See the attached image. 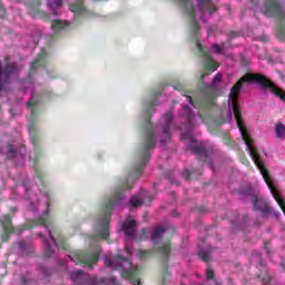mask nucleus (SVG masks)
<instances>
[{"label": "nucleus", "instance_id": "5", "mask_svg": "<svg viewBox=\"0 0 285 285\" xmlns=\"http://www.w3.org/2000/svg\"><path fill=\"white\" fill-rule=\"evenodd\" d=\"M20 88L22 92H30L31 98L27 102V108L29 110L28 116V128H29V137L31 142L37 144V136L35 135V121H37V112L39 108V104H41V92H39V85L35 82V78L32 77V72L29 73L26 80L20 81Z\"/></svg>", "mask_w": 285, "mask_h": 285}, {"label": "nucleus", "instance_id": "34", "mask_svg": "<svg viewBox=\"0 0 285 285\" xmlns=\"http://www.w3.org/2000/svg\"><path fill=\"white\" fill-rule=\"evenodd\" d=\"M0 10L1 12H6V10L3 9V4L0 2Z\"/></svg>", "mask_w": 285, "mask_h": 285}, {"label": "nucleus", "instance_id": "23", "mask_svg": "<svg viewBox=\"0 0 285 285\" xmlns=\"http://www.w3.org/2000/svg\"><path fill=\"white\" fill-rule=\"evenodd\" d=\"M213 52H216V55H224V45L219 46L217 43L213 45L212 47Z\"/></svg>", "mask_w": 285, "mask_h": 285}, {"label": "nucleus", "instance_id": "12", "mask_svg": "<svg viewBox=\"0 0 285 285\" xmlns=\"http://www.w3.org/2000/svg\"><path fill=\"white\" fill-rule=\"evenodd\" d=\"M1 224L4 229V235L2 237L3 242H8V235L10 233H14V227L12 226V218H10L8 215L2 216Z\"/></svg>", "mask_w": 285, "mask_h": 285}, {"label": "nucleus", "instance_id": "14", "mask_svg": "<svg viewBox=\"0 0 285 285\" xmlns=\"http://www.w3.org/2000/svg\"><path fill=\"white\" fill-rule=\"evenodd\" d=\"M49 10L55 14L56 17L61 14V8L63 4V0H47Z\"/></svg>", "mask_w": 285, "mask_h": 285}, {"label": "nucleus", "instance_id": "18", "mask_svg": "<svg viewBox=\"0 0 285 285\" xmlns=\"http://www.w3.org/2000/svg\"><path fill=\"white\" fill-rule=\"evenodd\" d=\"M274 132L276 139H279V141H284L285 139V126L283 122H277L274 127Z\"/></svg>", "mask_w": 285, "mask_h": 285}, {"label": "nucleus", "instance_id": "4", "mask_svg": "<svg viewBox=\"0 0 285 285\" xmlns=\"http://www.w3.org/2000/svg\"><path fill=\"white\" fill-rule=\"evenodd\" d=\"M121 228L127 237L125 243V253L127 256H106L105 265L112 271L125 273L132 285H139L141 284V281L137 277V266H135L130 259V256L132 255V239H135V233H137V220H135L132 216H129L122 223Z\"/></svg>", "mask_w": 285, "mask_h": 285}, {"label": "nucleus", "instance_id": "16", "mask_svg": "<svg viewBox=\"0 0 285 285\" xmlns=\"http://www.w3.org/2000/svg\"><path fill=\"white\" fill-rule=\"evenodd\" d=\"M48 51H46V49H41V52L38 55L37 59L31 63V70H37L39 66H43V59H46Z\"/></svg>", "mask_w": 285, "mask_h": 285}, {"label": "nucleus", "instance_id": "1", "mask_svg": "<svg viewBox=\"0 0 285 285\" xmlns=\"http://www.w3.org/2000/svg\"><path fill=\"white\" fill-rule=\"evenodd\" d=\"M222 92V73L214 77L212 83L205 85L204 89L200 91V96L196 100V105L193 102L190 96H185L188 105H183L181 111L178 114L177 119L173 117V109L167 111L161 120L153 127L150 125V117L155 112V107L159 106L157 98L161 95V89L154 91L150 99L144 104L142 112L144 120L146 124L145 140L138 153V160L129 174L128 179L122 183V185L117 190H130L132 188V181L141 177V170L148 161H150V155L155 150V144L158 141L161 146H166L170 141L173 130H180V139L183 141H188L187 148L194 155H197L199 159L207 164V166L213 167V158L208 155L206 150V145L203 142H197L195 136H193V128L197 124H204V118L197 108H206V106H215V99L217 95ZM193 108L196 109L193 110Z\"/></svg>", "mask_w": 285, "mask_h": 285}, {"label": "nucleus", "instance_id": "30", "mask_svg": "<svg viewBox=\"0 0 285 285\" xmlns=\"http://www.w3.org/2000/svg\"><path fill=\"white\" fill-rule=\"evenodd\" d=\"M242 63L243 66L248 67L250 66V60H248L246 57H242Z\"/></svg>", "mask_w": 285, "mask_h": 285}, {"label": "nucleus", "instance_id": "24", "mask_svg": "<svg viewBox=\"0 0 285 285\" xmlns=\"http://www.w3.org/2000/svg\"><path fill=\"white\" fill-rule=\"evenodd\" d=\"M39 155V151L36 149L33 153L30 154L29 159L35 165L37 161V156Z\"/></svg>", "mask_w": 285, "mask_h": 285}, {"label": "nucleus", "instance_id": "11", "mask_svg": "<svg viewBox=\"0 0 285 285\" xmlns=\"http://www.w3.org/2000/svg\"><path fill=\"white\" fill-rule=\"evenodd\" d=\"M1 153L3 155H7L8 159H14L17 166L23 165V161H26V156H23V153H20L17 150V147L12 145H7L1 149Z\"/></svg>", "mask_w": 285, "mask_h": 285}, {"label": "nucleus", "instance_id": "21", "mask_svg": "<svg viewBox=\"0 0 285 285\" xmlns=\"http://www.w3.org/2000/svg\"><path fill=\"white\" fill-rule=\"evenodd\" d=\"M164 233H166V228L164 226L156 227L151 233V242H154V244L156 242H159V239H161V236L164 235Z\"/></svg>", "mask_w": 285, "mask_h": 285}, {"label": "nucleus", "instance_id": "17", "mask_svg": "<svg viewBox=\"0 0 285 285\" xmlns=\"http://www.w3.org/2000/svg\"><path fill=\"white\" fill-rule=\"evenodd\" d=\"M29 14H31V17H43V12H41V2L35 1L29 7Z\"/></svg>", "mask_w": 285, "mask_h": 285}, {"label": "nucleus", "instance_id": "36", "mask_svg": "<svg viewBox=\"0 0 285 285\" xmlns=\"http://www.w3.org/2000/svg\"><path fill=\"white\" fill-rule=\"evenodd\" d=\"M33 43H39V39H33Z\"/></svg>", "mask_w": 285, "mask_h": 285}, {"label": "nucleus", "instance_id": "37", "mask_svg": "<svg viewBox=\"0 0 285 285\" xmlns=\"http://www.w3.org/2000/svg\"><path fill=\"white\" fill-rule=\"evenodd\" d=\"M282 61V59H276V63H279Z\"/></svg>", "mask_w": 285, "mask_h": 285}, {"label": "nucleus", "instance_id": "7", "mask_svg": "<svg viewBox=\"0 0 285 285\" xmlns=\"http://www.w3.org/2000/svg\"><path fill=\"white\" fill-rule=\"evenodd\" d=\"M255 12H262L265 17H276L278 24L276 27V37L285 41V11L279 0H249Z\"/></svg>", "mask_w": 285, "mask_h": 285}, {"label": "nucleus", "instance_id": "31", "mask_svg": "<svg viewBox=\"0 0 285 285\" xmlns=\"http://www.w3.org/2000/svg\"><path fill=\"white\" fill-rule=\"evenodd\" d=\"M215 30H216L215 27H209L207 30V37H212V35H215Z\"/></svg>", "mask_w": 285, "mask_h": 285}, {"label": "nucleus", "instance_id": "33", "mask_svg": "<svg viewBox=\"0 0 285 285\" xmlns=\"http://www.w3.org/2000/svg\"><path fill=\"white\" fill-rule=\"evenodd\" d=\"M256 39L259 40V41H268V38L266 36H261Z\"/></svg>", "mask_w": 285, "mask_h": 285}, {"label": "nucleus", "instance_id": "22", "mask_svg": "<svg viewBox=\"0 0 285 285\" xmlns=\"http://www.w3.org/2000/svg\"><path fill=\"white\" fill-rule=\"evenodd\" d=\"M198 256L203 262H208V259H210V249H200Z\"/></svg>", "mask_w": 285, "mask_h": 285}, {"label": "nucleus", "instance_id": "2", "mask_svg": "<svg viewBox=\"0 0 285 285\" xmlns=\"http://www.w3.org/2000/svg\"><path fill=\"white\" fill-rule=\"evenodd\" d=\"M36 179H38L42 189L39 186H31L29 179L22 181V188L24 189V199L28 213H33V215L39 210V208H46L42 215L38 216L36 219L29 220L24 229L35 228V226H42L46 230L47 236L43 233H39L40 239H42L45 246V256L55 257L57 250L66 248V237L55 228L52 219L50 218V193L43 187V178L41 177V170L35 168Z\"/></svg>", "mask_w": 285, "mask_h": 285}, {"label": "nucleus", "instance_id": "32", "mask_svg": "<svg viewBox=\"0 0 285 285\" xmlns=\"http://www.w3.org/2000/svg\"><path fill=\"white\" fill-rule=\"evenodd\" d=\"M183 177H185V179H190V170L185 169V170L183 171Z\"/></svg>", "mask_w": 285, "mask_h": 285}, {"label": "nucleus", "instance_id": "9", "mask_svg": "<svg viewBox=\"0 0 285 285\" xmlns=\"http://www.w3.org/2000/svg\"><path fill=\"white\" fill-rule=\"evenodd\" d=\"M240 195H243V197H253L254 209L259 210L262 217H266V215H271V213H273V209L268 206V202L255 196V191L250 185L243 187L240 189Z\"/></svg>", "mask_w": 285, "mask_h": 285}, {"label": "nucleus", "instance_id": "38", "mask_svg": "<svg viewBox=\"0 0 285 285\" xmlns=\"http://www.w3.org/2000/svg\"><path fill=\"white\" fill-rule=\"evenodd\" d=\"M224 122H226V120H222L219 124H224Z\"/></svg>", "mask_w": 285, "mask_h": 285}, {"label": "nucleus", "instance_id": "13", "mask_svg": "<svg viewBox=\"0 0 285 285\" xmlns=\"http://www.w3.org/2000/svg\"><path fill=\"white\" fill-rule=\"evenodd\" d=\"M69 10L73 12V17L77 20V17L86 14V7H83V0H76L70 4Z\"/></svg>", "mask_w": 285, "mask_h": 285}, {"label": "nucleus", "instance_id": "28", "mask_svg": "<svg viewBox=\"0 0 285 285\" xmlns=\"http://www.w3.org/2000/svg\"><path fill=\"white\" fill-rule=\"evenodd\" d=\"M272 282H273V277H271V275H266L263 278V285H271Z\"/></svg>", "mask_w": 285, "mask_h": 285}, {"label": "nucleus", "instance_id": "6", "mask_svg": "<svg viewBox=\"0 0 285 285\" xmlns=\"http://www.w3.org/2000/svg\"><path fill=\"white\" fill-rule=\"evenodd\" d=\"M99 255H101V247L96 244L89 252L77 250L67 255L65 261H58L57 266L61 273H68L72 266H82L90 271L99 262Z\"/></svg>", "mask_w": 285, "mask_h": 285}, {"label": "nucleus", "instance_id": "8", "mask_svg": "<svg viewBox=\"0 0 285 285\" xmlns=\"http://www.w3.org/2000/svg\"><path fill=\"white\" fill-rule=\"evenodd\" d=\"M21 72V67L17 63H8L4 68L0 65V92H8V87L12 82V77Z\"/></svg>", "mask_w": 285, "mask_h": 285}, {"label": "nucleus", "instance_id": "20", "mask_svg": "<svg viewBox=\"0 0 285 285\" xmlns=\"http://www.w3.org/2000/svg\"><path fill=\"white\" fill-rule=\"evenodd\" d=\"M157 252L159 253V255H161L164 262H168V257L170 255V245H168V243H165L157 247Z\"/></svg>", "mask_w": 285, "mask_h": 285}, {"label": "nucleus", "instance_id": "35", "mask_svg": "<svg viewBox=\"0 0 285 285\" xmlns=\"http://www.w3.org/2000/svg\"><path fill=\"white\" fill-rule=\"evenodd\" d=\"M230 37L233 38V37H237V32H232L230 33Z\"/></svg>", "mask_w": 285, "mask_h": 285}, {"label": "nucleus", "instance_id": "25", "mask_svg": "<svg viewBox=\"0 0 285 285\" xmlns=\"http://www.w3.org/2000/svg\"><path fill=\"white\" fill-rule=\"evenodd\" d=\"M149 255H150V252H148V250H139L138 252V257L140 259H146V257H148Z\"/></svg>", "mask_w": 285, "mask_h": 285}, {"label": "nucleus", "instance_id": "15", "mask_svg": "<svg viewBox=\"0 0 285 285\" xmlns=\"http://www.w3.org/2000/svg\"><path fill=\"white\" fill-rule=\"evenodd\" d=\"M51 28L53 32H63V30H68V28H70V22L63 20H53Z\"/></svg>", "mask_w": 285, "mask_h": 285}, {"label": "nucleus", "instance_id": "19", "mask_svg": "<svg viewBox=\"0 0 285 285\" xmlns=\"http://www.w3.org/2000/svg\"><path fill=\"white\" fill-rule=\"evenodd\" d=\"M19 253L22 255H30L32 253V243L31 242H19L18 243Z\"/></svg>", "mask_w": 285, "mask_h": 285}, {"label": "nucleus", "instance_id": "29", "mask_svg": "<svg viewBox=\"0 0 285 285\" xmlns=\"http://www.w3.org/2000/svg\"><path fill=\"white\" fill-rule=\"evenodd\" d=\"M21 283L22 284H30V275L27 274L26 276H21Z\"/></svg>", "mask_w": 285, "mask_h": 285}, {"label": "nucleus", "instance_id": "27", "mask_svg": "<svg viewBox=\"0 0 285 285\" xmlns=\"http://www.w3.org/2000/svg\"><path fill=\"white\" fill-rule=\"evenodd\" d=\"M40 272L45 277H48L49 275H52V271L48 269L47 267H40Z\"/></svg>", "mask_w": 285, "mask_h": 285}, {"label": "nucleus", "instance_id": "10", "mask_svg": "<svg viewBox=\"0 0 285 285\" xmlns=\"http://www.w3.org/2000/svg\"><path fill=\"white\" fill-rule=\"evenodd\" d=\"M155 199V196L146 190H140L138 195H134L129 200V206L131 208H139L142 204H149V202H153Z\"/></svg>", "mask_w": 285, "mask_h": 285}, {"label": "nucleus", "instance_id": "3", "mask_svg": "<svg viewBox=\"0 0 285 285\" xmlns=\"http://www.w3.org/2000/svg\"><path fill=\"white\" fill-rule=\"evenodd\" d=\"M183 8L184 14L189 21V32L191 39L195 41V46L200 52L203 58L204 71L200 75V81H204L208 75L215 72L219 68V63L213 59V51H206L202 42L199 41V22L208 21L217 8L215 7V0H197L196 4L190 0H176Z\"/></svg>", "mask_w": 285, "mask_h": 285}, {"label": "nucleus", "instance_id": "26", "mask_svg": "<svg viewBox=\"0 0 285 285\" xmlns=\"http://www.w3.org/2000/svg\"><path fill=\"white\" fill-rule=\"evenodd\" d=\"M206 277L207 279H213V277H215V273L213 272V268L207 267Z\"/></svg>", "mask_w": 285, "mask_h": 285}, {"label": "nucleus", "instance_id": "39", "mask_svg": "<svg viewBox=\"0 0 285 285\" xmlns=\"http://www.w3.org/2000/svg\"><path fill=\"white\" fill-rule=\"evenodd\" d=\"M144 235L146 234V229H142Z\"/></svg>", "mask_w": 285, "mask_h": 285}]
</instances>
